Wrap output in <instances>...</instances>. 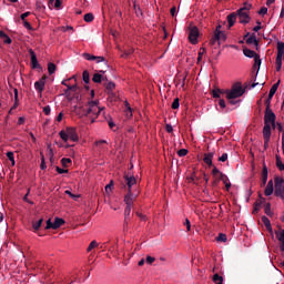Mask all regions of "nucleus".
Masks as SVG:
<instances>
[{
  "label": "nucleus",
  "mask_w": 284,
  "mask_h": 284,
  "mask_svg": "<svg viewBox=\"0 0 284 284\" xmlns=\"http://www.w3.org/2000/svg\"><path fill=\"white\" fill-rule=\"evenodd\" d=\"M93 83H101V81H108L101 73H95L92 78Z\"/></svg>",
  "instance_id": "nucleus-25"
},
{
  "label": "nucleus",
  "mask_w": 284,
  "mask_h": 284,
  "mask_svg": "<svg viewBox=\"0 0 284 284\" xmlns=\"http://www.w3.org/2000/svg\"><path fill=\"white\" fill-rule=\"evenodd\" d=\"M23 21V26L27 30H34V28H32V24H30V22H28V20H22Z\"/></svg>",
  "instance_id": "nucleus-53"
},
{
  "label": "nucleus",
  "mask_w": 284,
  "mask_h": 284,
  "mask_svg": "<svg viewBox=\"0 0 284 284\" xmlns=\"http://www.w3.org/2000/svg\"><path fill=\"white\" fill-rule=\"evenodd\" d=\"M41 225H43V219L33 221L32 222L33 232H39V230L41 229Z\"/></svg>",
  "instance_id": "nucleus-26"
},
{
  "label": "nucleus",
  "mask_w": 284,
  "mask_h": 284,
  "mask_svg": "<svg viewBox=\"0 0 284 284\" xmlns=\"http://www.w3.org/2000/svg\"><path fill=\"white\" fill-rule=\"evenodd\" d=\"M262 223L265 225L268 232H272V223L267 216H262Z\"/></svg>",
  "instance_id": "nucleus-27"
},
{
  "label": "nucleus",
  "mask_w": 284,
  "mask_h": 284,
  "mask_svg": "<svg viewBox=\"0 0 284 284\" xmlns=\"http://www.w3.org/2000/svg\"><path fill=\"white\" fill-rule=\"evenodd\" d=\"M154 261H156L154 257H152V256H146V260H145V262L149 264V265H152L153 263H154Z\"/></svg>",
  "instance_id": "nucleus-55"
},
{
  "label": "nucleus",
  "mask_w": 284,
  "mask_h": 284,
  "mask_svg": "<svg viewBox=\"0 0 284 284\" xmlns=\"http://www.w3.org/2000/svg\"><path fill=\"white\" fill-rule=\"evenodd\" d=\"M82 57L87 61H95L97 63H103V61H105L104 57H97V55H92L90 53H83Z\"/></svg>",
  "instance_id": "nucleus-12"
},
{
  "label": "nucleus",
  "mask_w": 284,
  "mask_h": 284,
  "mask_svg": "<svg viewBox=\"0 0 284 284\" xmlns=\"http://www.w3.org/2000/svg\"><path fill=\"white\" fill-rule=\"evenodd\" d=\"M219 161L225 163V161H227V153H223L222 156L219 158Z\"/></svg>",
  "instance_id": "nucleus-59"
},
{
  "label": "nucleus",
  "mask_w": 284,
  "mask_h": 284,
  "mask_svg": "<svg viewBox=\"0 0 284 284\" xmlns=\"http://www.w3.org/2000/svg\"><path fill=\"white\" fill-rule=\"evenodd\" d=\"M209 43H210V45H216V43H219V33H213Z\"/></svg>",
  "instance_id": "nucleus-36"
},
{
  "label": "nucleus",
  "mask_w": 284,
  "mask_h": 284,
  "mask_svg": "<svg viewBox=\"0 0 284 284\" xmlns=\"http://www.w3.org/2000/svg\"><path fill=\"white\" fill-rule=\"evenodd\" d=\"M165 130L169 134H172V132H174V128H172V124H166Z\"/></svg>",
  "instance_id": "nucleus-58"
},
{
  "label": "nucleus",
  "mask_w": 284,
  "mask_h": 284,
  "mask_svg": "<svg viewBox=\"0 0 284 284\" xmlns=\"http://www.w3.org/2000/svg\"><path fill=\"white\" fill-rule=\"evenodd\" d=\"M55 170H57L58 174H68V170H65V169H61V168L57 166Z\"/></svg>",
  "instance_id": "nucleus-56"
},
{
  "label": "nucleus",
  "mask_w": 284,
  "mask_h": 284,
  "mask_svg": "<svg viewBox=\"0 0 284 284\" xmlns=\"http://www.w3.org/2000/svg\"><path fill=\"white\" fill-rule=\"evenodd\" d=\"M94 247H99V243H97V241H92L90 244H89V246H88V248H87V252H92L93 250H94Z\"/></svg>",
  "instance_id": "nucleus-41"
},
{
  "label": "nucleus",
  "mask_w": 284,
  "mask_h": 284,
  "mask_svg": "<svg viewBox=\"0 0 284 284\" xmlns=\"http://www.w3.org/2000/svg\"><path fill=\"white\" fill-rule=\"evenodd\" d=\"M62 85H65L67 90H64V94H68V92H77V84L70 85L65 82V80L62 81Z\"/></svg>",
  "instance_id": "nucleus-21"
},
{
  "label": "nucleus",
  "mask_w": 284,
  "mask_h": 284,
  "mask_svg": "<svg viewBox=\"0 0 284 284\" xmlns=\"http://www.w3.org/2000/svg\"><path fill=\"white\" fill-rule=\"evenodd\" d=\"M267 176H268L267 165L265 164V162H263V169H262V187H265V185H267Z\"/></svg>",
  "instance_id": "nucleus-14"
},
{
  "label": "nucleus",
  "mask_w": 284,
  "mask_h": 284,
  "mask_svg": "<svg viewBox=\"0 0 284 284\" xmlns=\"http://www.w3.org/2000/svg\"><path fill=\"white\" fill-rule=\"evenodd\" d=\"M275 159H276V168H277L281 172H283V170H284V163H283V161H281V155H276Z\"/></svg>",
  "instance_id": "nucleus-29"
},
{
  "label": "nucleus",
  "mask_w": 284,
  "mask_h": 284,
  "mask_svg": "<svg viewBox=\"0 0 284 284\" xmlns=\"http://www.w3.org/2000/svg\"><path fill=\"white\" fill-rule=\"evenodd\" d=\"M105 108L99 106V101H90L87 104V112L84 113V116H89L91 119V123H94L97 119L99 118V114H101Z\"/></svg>",
  "instance_id": "nucleus-2"
},
{
  "label": "nucleus",
  "mask_w": 284,
  "mask_h": 284,
  "mask_svg": "<svg viewBox=\"0 0 284 284\" xmlns=\"http://www.w3.org/2000/svg\"><path fill=\"white\" fill-rule=\"evenodd\" d=\"M105 90H108L109 92H112V90H114L116 88V84H114V82H108L104 84Z\"/></svg>",
  "instance_id": "nucleus-37"
},
{
  "label": "nucleus",
  "mask_w": 284,
  "mask_h": 284,
  "mask_svg": "<svg viewBox=\"0 0 284 284\" xmlns=\"http://www.w3.org/2000/svg\"><path fill=\"white\" fill-rule=\"evenodd\" d=\"M236 14L239 17L240 23H243L244 26L247 24L250 21H252L250 13H247L246 11H243V9H239L236 11Z\"/></svg>",
  "instance_id": "nucleus-10"
},
{
  "label": "nucleus",
  "mask_w": 284,
  "mask_h": 284,
  "mask_svg": "<svg viewBox=\"0 0 284 284\" xmlns=\"http://www.w3.org/2000/svg\"><path fill=\"white\" fill-rule=\"evenodd\" d=\"M243 54L246 55L248 59H255L258 54L255 51L250 49H243Z\"/></svg>",
  "instance_id": "nucleus-24"
},
{
  "label": "nucleus",
  "mask_w": 284,
  "mask_h": 284,
  "mask_svg": "<svg viewBox=\"0 0 284 284\" xmlns=\"http://www.w3.org/2000/svg\"><path fill=\"white\" fill-rule=\"evenodd\" d=\"M43 112L47 116H50V112H51V109H50V105H47L43 108Z\"/></svg>",
  "instance_id": "nucleus-60"
},
{
  "label": "nucleus",
  "mask_w": 284,
  "mask_h": 284,
  "mask_svg": "<svg viewBox=\"0 0 284 284\" xmlns=\"http://www.w3.org/2000/svg\"><path fill=\"white\" fill-rule=\"evenodd\" d=\"M263 203H265V197L260 195V199L254 203L253 214H258V210H261V205H263Z\"/></svg>",
  "instance_id": "nucleus-19"
},
{
  "label": "nucleus",
  "mask_w": 284,
  "mask_h": 284,
  "mask_svg": "<svg viewBox=\"0 0 284 284\" xmlns=\"http://www.w3.org/2000/svg\"><path fill=\"white\" fill-rule=\"evenodd\" d=\"M82 79H83L84 83H90V72H88V70L83 71Z\"/></svg>",
  "instance_id": "nucleus-38"
},
{
  "label": "nucleus",
  "mask_w": 284,
  "mask_h": 284,
  "mask_svg": "<svg viewBox=\"0 0 284 284\" xmlns=\"http://www.w3.org/2000/svg\"><path fill=\"white\" fill-rule=\"evenodd\" d=\"M265 196H272L274 194V181L270 180L265 191H264Z\"/></svg>",
  "instance_id": "nucleus-17"
},
{
  "label": "nucleus",
  "mask_w": 284,
  "mask_h": 284,
  "mask_svg": "<svg viewBox=\"0 0 284 284\" xmlns=\"http://www.w3.org/2000/svg\"><path fill=\"white\" fill-rule=\"evenodd\" d=\"M84 21L87 23H92V21H94V14H92V13L84 14Z\"/></svg>",
  "instance_id": "nucleus-39"
},
{
  "label": "nucleus",
  "mask_w": 284,
  "mask_h": 284,
  "mask_svg": "<svg viewBox=\"0 0 284 284\" xmlns=\"http://www.w3.org/2000/svg\"><path fill=\"white\" fill-rule=\"evenodd\" d=\"M244 39H246V43L248 45H254V43H256V33H252L250 36V32H247L245 36H244Z\"/></svg>",
  "instance_id": "nucleus-20"
},
{
  "label": "nucleus",
  "mask_w": 284,
  "mask_h": 284,
  "mask_svg": "<svg viewBox=\"0 0 284 284\" xmlns=\"http://www.w3.org/2000/svg\"><path fill=\"white\" fill-rule=\"evenodd\" d=\"M7 158L11 162V165L14 166V164H16V162H14V153L12 151L7 152Z\"/></svg>",
  "instance_id": "nucleus-40"
},
{
  "label": "nucleus",
  "mask_w": 284,
  "mask_h": 284,
  "mask_svg": "<svg viewBox=\"0 0 284 284\" xmlns=\"http://www.w3.org/2000/svg\"><path fill=\"white\" fill-rule=\"evenodd\" d=\"M215 34H217V45L227 41V36L223 31L216 32Z\"/></svg>",
  "instance_id": "nucleus-22"
},
{
  "label": "nucleus",
  "mask_w": 284,
  "mask_h": 284,
  "mask_svg": "<svg viewBox=\"0 0 284 284\" xmlns=\"http://www.w3.org/2000/svg\"><path fill=\"white\" fill-rule=\"evenodd\" d=\"M240 10H243V12L252 10V4L245 2L243 8H240Z\"/></svg>",
  "instance_id": "nucleus-51"
},
{
  "label": "nucleus",
  "mask_w": 284,
  "mask_h": 284,
  "mask_svg": "<svg viewBox=\"0 0 284 284\" xmlns=\"http://www.w3.org/2000/svg\"><path fill=\"white\" fill-rule=\"evenodd\" d=\"M263 139H264V148L267 150L270 148V139H272V132L262 131Z\"/></svg>",
  "instance_id": "nucleus-18"
},
{
  "label": "nucleus",
  "mask_w": 284,
  "mask_h": 284,
  "mask_svg": "<svg viewBox=\"0 0 284 284\" xmlns=\"http://www.w3.org/2000/svg\"><path fill=\"white\" fill-rule=\"evenodd\" d=\"M30 14H31L30 11H27V12L22 13L20 16L21 21H26V19H28V17H30Z\"/></svg>",
  "instance_id": "nucleus-54"
},
{
  "label": "nucleus",
  "mask_w": 284,
  "mask_h": 284,
  "mask_svg": "<svg viewBox=\"0 0 284 284\" xmlns=\"http://www.w3.org/2000/svg\"><path fill=\"white\" fill-rule=\"evenodd\" d=\"M184 225H185L187 232H190L192 230V224L190 223V220L186 219L184 222Z\"/></svg>",
  "instance_id": "nucleus-57"
},
{
  "label": "nucleus",
  "mask_w": 284,
  "mask_h": 284,
  "mask_svg": "<svg viewBox=\"0 0 284 284\" xmlns=\"http://www.w3.org/2000/svg\"><path fill=\"white\" fill-rule=\"evenodd\" d=\"M274 194L284 201V179L281 176L275 178Z\"/></svg>",
  "instance_id": "nucleus-5"
},
{
  "label": "nucleus",
  "mask_w": 284,
  "mask_h": 284,
  "mask_svg": "<svg viewBox=\"0 0 284 284\" xmlns=\"http://www.w3.org/2000/svg\"><path fill=\"white\" fill-rule=\"evenodd\" d=\"M48 72H49V74H54V72H57V64L49 62L48 63Z\"/></svg>",
  "instance_id": "nucleus-34"
},
{
  "label": "nucleus",
  "mask_w": 284,
  "mask_h": 284,
  "mask_svg": "<svg viewBox=\"0 0 284 284\" xmlns=\"http://www.w3.org/2000/svg\"><path fill=\"white\" fill-rule=\"evenodd\" d=\"M64 194H67L68 196H70V199H72L73 201H79V199H81V195L79 194H73L70 192V190L64 191Z\"/></svg>",
  "instance_id": "nucleus-30"
},
{
  "label": "nucleus",
  "mask_w": 284,
  "mask_h": 284,
  "mask_svg": "<svg viewBox=\"0 0 284 284\" xmlns=\"http://www.w3.org/2000/svg\"><path fill=\"white\" fill-rule=\"evenodd\" d=\"M264 212L267 216H272V204L266 203L265 207H264Z\"/></svg>",
  "instance_id": "nucleus-42"
},
{
  "label": "nucleus",
  "mask_w": 284,
  "mask_h": 284,
  "mask_svg": "<svg viewBox=\"0 0 284 284\" xmlns=\"http://www.w3.org/2000/svg\"><path fill=\"white\" fill-rule=\"evenodd\" d=\"M48 79V75H43L39 81L34 82V89L40 94V97L43 94V90H45V80Z\"/></svg>",
  "instance_id": "nucleus-11"
},
{
  "label": "nucleus",
  "mask_w": 284,
  "mask_h": 284,
  "mask_svg": "<svg viewBox=\"0 0 284 284\" xmlns=\"http://www.w3.org/2000/svg\"><path fill=\"white\" fill-rule=\"evenodd\" d=\"M61 6H62L61 0H55V2H54V8H55L57 10H61Z\"/></svg>",
  "instance_id": "nucleus-61"
},
{
  "label": "nucleus",
  "mask_w": 284,
  "mask_h": 284,
  "mask_svg": "<svg viewBox=\"0 0 284 284\" xmlns=\"http://www.w3.org/2000/svg\"><path fill=\"white\" fill-rule=\"evenodd\" d=\"M179 101V98L174 99L173 103L171 104L172 110H179V108L181 106V103Z\"/></svg>",
  "instance_id": "nucleus-43"
},
{
  "label": "nucleus",
  "mask_w": 284,
  "mask_h": 284,
  "mask_svg": "<svg viewBox=\"0 0 284 284\" xmlns=\"http://www.w3.org/2000/svg\"><path fill=\"white\" fill-rule=\"evenodd\" d=\"M221 94H226V99H239L245 94V89L241 85L240 82L233 84L231 91L223 89H214L212 91L213 99H221Z\"/></svg>",
  "instance_id": "nucleus-1"
},
{
  "label": "nucleus",
  "mask_w": 284,
  "mask_h": 284,
  "mask_svg": "<svg viewBox=\"0 0 284 284\" xmlns=\"http://www.w3.org/2000/svg\"><path fill=\"white\" fill-rule=\"evenodd\" d=\"M69 163H72V160L70 158H63L61 160L62 168H68Z\"/></svg>",
  "instance_id": "nucleus-46"
},
{
  "label": "nucleus",
  "mask_w": 284,
  "mask_h": 284,
  "mask_svg": "<svg viewBox=\"0 0 284 284\" xmlns=\"http://www.w3.org/2000/svg\"><path fill=\"white\" fill-rule=\"evenodd\" d=\"M60 139L64 141V143H68V141H73V143H77L79 141V133H77V128L68 126L65 130H61L59 132Z\"/></svg>",
  "instance_id": "nucleus-3"
},
{
  "label": "nucleus",
  "mask_w": 284,
  "mask_h": 284,
  "mask_svg": "<svg viewBox=\"0 0 284 284\" xmlns=\"http://www.w3.org/2000/svg\"><path fill=\"white\" fill-rule=\"evenodd\" d=\"M29 195H30V189H28L27 194L23 196V201H24L26 203H29L30 205H34V202H32V201H30V200L28 199Z\"/></svg>",
  "instance_id": "nucleus-48"
},
{
  "label": "nucleus",
  "mask_w": 284,
  "mask_h": 284,
  "mask_svg": "<svg viewBox=\"0 0 284 284\" xmlns=\"http://www.w3.org/2000/svg\"><path fill=\"white\" fill-rule=\"evenodd\" d=\"M29 54L31 57V65L33 70H37L41 68V64H39V60H37V53H34V50L30 49Z\"/></svg>",
  "instance_id": "nucleus-13"
},
{
  "label": "nucleus",
  "mask_w": 284,
  "mask_h": 284,
  "mask_svg": "<svg viewBox=\"0 0 284 284\" xmlns=\"http://www.w3.org/2000/svg\"><path fill=\"white\" fill-rule=\"evenodd\" d=\"M214 159V152L205 153L203 161L209 168H214V164L212 163V160Z\"/></svg>",
  "instance_id": "nucleus-15"
},
{
  "label": "nucleus",
  "mask_w": 284,
  "mask_h": 284,
  "mask_svg": "<svg viewBox=\"0 0 284 284\" xmlns=\"http://www.w3.org/2000/svg\"><path fill=\"white\" fill-rule=\"evenodd\" d=\"M277 130L278 132H282V136H284V128H283V124L277 122Z\"/></svg>",
  "instance_id": "nucleus-63"
},
{
  "label": "nucleus",
  "mask_w": 284,
  "mask_h": 284,
  "mask_svg": "<svg viewBox=\"0 0 284 284\" xmlns=\"http://www.w3.org/2000/svg\"><path fill=\"white\" fill-rule=\"evenodd\" d=\"M216 241L219 243H227V235L225 233H220L216 237Z\"/></svg>",
  "instance_id": "nucleus-31"
},
{
  "label": "nucleus",
  "mask_w": 284,
  "mask_h": 284,
  "mask_svg": "<svg viewBox=\"0 0 284 284\" xmlns=\"http://www.w3.org/2000/svg\"><path fill=\"white\" fill-rule=\"evenodd\" d=\"M124 183L128 187V192H134V185H136V178H134V175H124Z\"/></svg>",
  "instance_id": "nucleus-9"
},
{
  "label": "nucleus",
  "mask_w": 284,
  "mask_h": 284,
  "mask_svg": "<svg viewBox=\"0 0 284 284\" xmlns=\"http://www.w3.org/2000/svg\"><path fill=\"white\" fill-rule=\"evenodd\" d=\"M136 196H139V193L134 192H128L124 196V203L125 207L132 209V205H134V201H136Z\"/></svg>",
  "instance_id": "nucleus-8"
},
{
  "label": "nucleus",
  "mask_w": 284,
  "mask_h": 284,
  "mask_svg": "<svg viewBox=\"0 0 284 284\" xmlns=\"http://www.w3.org/2000/svg\"><path fill=\"white\" fill-rule=\"evenodd\" d=\"M61 225H65V220H63L61 217H55L54 222H53V230H59V227H61Z\"/></svg>",
  "instance_id": "nucleus-23"
},
{
  "label": "nucleus",
  "mask_w": 284,
  "mask_h": 284,
  "mask_svg": "<svg viewBox=\"0 0 284 284\" xmlns=\"http://www.w3.org/2000/svg\"><path fill=\"white\" fill-rule=\"evenodd\" d=\"M258 14H267V7H262L258 11Z\"/></svg>",
  "instance_id": "nucleus-64"
},
{
  "label": "nucleus",
  "mask_w": 284,
  "mask_h": 284,
  "mask_svg": "<svg viewBox=\"0 0 284 284\" xmlns=\"http://www.w3.org/2000/svg\"><path fill=\"white\" fill-rule=\"evenodd\" d=\"M178 156H187V149H181L178 151Z\"/></svg>",
  "instance_id": "nucleus-50"
},
{
  "label": "nucleus",
  "mask_w": 284,
  "mask_h": 284,
  "mask_svg": "<svg viewBox=\"0 0 284 284\" xmlns=\"http://www.w3.org/2000/svg\"><path fill=\"white\" fill-rule=\"evenodd\" d=\"M131 212H132V209H130V206L129 207L125 206V209H124V220L130 221Z\"/></svg>",
  "instance_id": "nucleus-45"
},
{
  "label": "nucleus",
  "mask_w": 284,
  "mask_h": 284,
  "mask_svg": "<svg viewBox=\"0 0 284 284\" xmlns=\"http://www.w3.org/2000/svg\"><path fill=\"white\" fill-rule=\"evenodd\" d=\"M213 283H215V284H223V276L219 275V273H215L213 275Z\"/></svg>",
  "instance_id": "nucleus-33"
},
{
  "label": "nucleus",
  "mask_w": 284,
  "mask_h": 284,
  "mask_svg": "<svg viewBox=\"0 0 284 284\" xmlns=\"http://www.w3.org/2000/svg\"><path fill=\"white\" fill-rule=\"evenodd\" d=\"M284 54V42H277V55L283 57Z\"/></svg>",
  "instance_id": "nucleus-35"
},
{
  "label": "nucleus",
  "mask_w": 284,
  "mask_h": 284,
  "mask_svg": "<svg viewBox=\"0 0 284 284\" xmlns=\"http://www.w3.org/2000/svg\"><path fill=\"white\" fill-rule=\"evenodd\" d=\"M237 17L239 14L236 12H232L231 14L227 16L226 21L229 23V28L234 27V24L236 23Z\"/></svg>",
  "instance_id": "nucleus-16"
},
{
  "label": "nucleus",
  "mask_w": 284,
  "mask_h": 284,
  "mask_svg": "<svg viewBox=\"0 0 284 284\" xmlns=\"http://www.w3.org/2000/svg\"><path fill=\"white\" fill-rule=\"evenodd\" d=\"M254 61H255V63H254V68H261V55H255V58H254Z\"/></svg>",
  "instance_id": "nucleus-49"
},
{
  "label": "nucleus",
  "mask_w": 284,
  "mask_h": 284,
  "mask_svg": "<svg viewBox=\"0 0 284 284\" xmlns=\"http://www.w3.org/2000/svg\"><path fill=\"white\" fill-rule=\"evenodd\" d=\"M276 236H277V241H280L281 243L280 247L284 246V230H282L280 233L276 232Z\"/></svg>",
  "instance_id": "nucleus-32"
},
{
  "label": "nucleus",
  "mask_w": 284,
  "mask_h": 284,
  "mask_svg": "<svg viewBox=\"0 0 284 284\" xmlns=\"http://www.w3.org/2000/svg\"><path fill=\"white\" fill-rule=\"evenodd\" d=\"M44 230H54V222H52V220L49 219L47 221V225H45Z\"/></svg>",
  "instance_id": "nucleus-47"
},
{
  "label": "nucleus",
  "mask_w": 284,
  "mask_h": 284,
  "mask_svg": "<svg viewBox=\"0 0 284 284\" xmlns=\"http://www.w3.org/2000/svg\"><path fill=\"white\" fill-rule=\"evenodd\" d=\"M14 101L19 102V89H13Z\"/></svg>",
  "instance_id": "nucleus-62"
},
{
  "label": "nucleus",
  "mask_w": 284,
  "mask_h": 284,
  "mask_svg": "<svg viewBox=\"0 0 284 284\" xmlns=\"http://www.w3.org/2000/svg\"><path fill=\"white\" fill-rule=\"evenodd\" d=\"M206 50L205 48L200 49L199 55H197V61H201L203 59V54H205Z\"/></svg>",
  "instance_id": "nucleus-52"
},
{
  "label": "nucleus",
  "mask_w": 284,
  "mask_h": 284,
  "mask_svg": "<svg viewBox=\"0 0 284 284\" xmlns=\"http://www.w3.org/2000/svg\"><path fill=\"white\" fill-rule=\"evenodd\" d=\"M189 41L193 45H196V43H199V28L197 27L189 28Z\"/></svg>",
  "instance_id": "nucleus-6"
},
{
  "label": "nucleus",
  "mask_w": 284,
  "mask_h": 284,
  "mask_svg": "<svg viewBox=\"0 0 284 284\" xmlns=\"http://www.w3.org/2000/svg\"><path fill=\"white\" fill-rule=\"evenodd\" d=\"M278 85H281V80H278L276 83L272 85L268 92V98L265 100L266 108H270L272 103V99H274V95L276 94V90H278Z\"/></svg>",
  "instance_id": "nucleus-7"
},
{
  "label": "nucleus",
  "mask_w": 284,
  "mask_h": 284,
  "mask_svg": "<svg viewBox=\"0 0 284 284\" xmlns=\"http://www.w3.org/2000/svg\"><path fill=\"white\" fill-rule=\"evenodd\" d=\"M276 71L281 72V68H283V55H277L275 60Z\"/></svg>",
  "instance_id": "nucleus-28"
},
{
  "label": "nucleus",
  "mask_w": 284,
  "mask_h": 284,
  "mask_svg": "<svg viewBox=\"0 0 284 284\" xmlns=\"http://www.w3.org/2000/svg\"><path fill=\"white\" fill-rule=\"evenodd\" d=\"M126 105V111H125V114H126V119H132V108H130V103H125Z\"/></svg>",
  "instance_id": "nucleus-44"
},
{
  "label": "nucleus",
  "mask_w": 284,
  "mask_h": 284,
  "mask_svg": "<svg viewBox=\"0 0 284 284\" xmlns=\"http://www.w3.org/2000/svg\"><path fill=\"white\" fill-rule=\"evenodd\" d=\"M274 121H276V113L272 111L271 106H266L264 112V126L262 132H272V125H270V123H274Z\"/></svg>",
  "instance_id": "nucleus-4"
}]
</instances>
